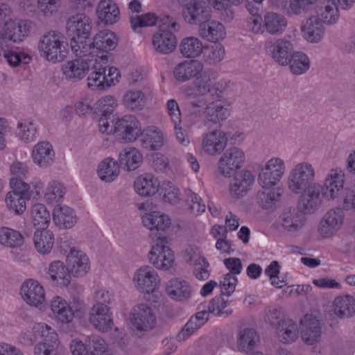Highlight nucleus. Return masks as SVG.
<instances>
[{
    "label": "nucleus",
    "mask_w": 355,
    "mask_h": 355,
    "mask_svg": "<svg viewBox=\"0 0 355 355\" xmlns=\"http://www.w3.org/2000/svg\"><path fill=\"white\" fill-rule=\"evenodd\" d=\"M41 55L52 62H62L68 53L62 35L55 31L44 34L38 44Z\"/></svg>",
    "instance_id": "3"
},
{
    "label": "nucleus",
    "mask_w": 355,
    "mask_h": 355,
    "mask_svg": "<svg viewBox=\"0 0 355 355\" xmlns=\"http://www.w3.org/2000/svg\"><path fill=\"white\" fill-rule=\"evenodd\" d=\"M195 87L199 95L205 96L212 92L213 81L217 78V73L211 69L202 71L196 77Z\"/></svg>",
    "instance_id": "50"
},
{
    "label": "nucleus",
    "mask_w": 355,
    "mask_h": 355,
    "mask_svg": "<svg viewBox=\"0 0 355 355\" xmlns=\"http://www.w3.org/2000/svg\"><path fill=\"white\" fill-rule=\"evenodd\" d=\"M302 213L292 207L284 209L279 218V226L290 233L300 231L305 223V217Z\"/></svg>",
    "instance_id": "22"
},
{
    "label": "nucleus",
    "mask_w": 355,
    "mask_h": 355,
    "mask_svg": "<svg viewBox=\"0 0 355 355\" xmlns=\"http://www.w3.org/2000/svg\"><path fill=\"white\" fill-rule=\"evenodd\" d=\"M222 295L221 293L209 302L208 311L216 314L217 316H227L232 313V310L225 309L227 306L228 301L225 300Z\"/></svg>",
    "instance_id": "61"
},
{
    "label": "nucleus",
    "mask_w": 355,
    "mask_h": 355,
    "mask_svg": "<svg viewBox=\"0 0 355 355\" xmlns=\"http://www.w3.org/2000/svg\"><path fill=\"white\" fill-rule=\"evenodd\" d=\"M285 171L284 162L279 157H272L260 170L258 178L259 185L263 189H270L280 181Z\"/></svg>",
    "instance_id": "7"
},
{
    "label": "nucleus",
    "mask_w": 355,
    "mask_h": 355,
    "mask_svg": "<svg viewBox=\"0 0 355 355\" xmlns=\"http://www.w3.org/2000/svg\"><path fill=\"white\" fill-rule=\"evenodd\" d=\"M54 152L52 146L47 141L35 145L32 151L33 161L40 167H47L53 161Z\"/></svg>",
    "instance_id": "37"
},
{
    "label": "nucleus",
    "mask_w": 355,
    "mask_h": 355,
    "mask_svg": "<svg viewBox=\"0 0 355 355\" xmlns=\"http://www.w3.org/2000/svg\"><path fill=\"white\" fill-rule=\"evenodd\" d=\"M85 343L89 348V350L93 349L90 352L92 355H103L107 351V346L105 341L98 335L87 336Z\"/></svg>",
    "instance_id": "62"
},
{
    "label": "nucleus",
    "mask_w": 355,
    "mask_h": 355,
    "mask_svg": "<svg viewBox=\"0 0 355 355\" xmlns=\"http://www.w3.org/2000/svg\"><path fill=\"white\" fill-rule=\"evenodd\" d=\"M96 14L98 19L107 25L116 23L120 18L117 5L110 0L101 1L96 8Z\"/></svg>",
    "instance_id": "32"
},
{
    "label": "nucleus",
    "mask_w": 355,
    "mask_h": 355,
    "mask_svg": "<svg viewBox=\"0 0 355 355\" xmlns=\"http://www.w3.org/2000/svg\"><path fill=\"white\" fill-rule=\"evenodd\" d=\"M152 45L157 53L167 55L175 49L177 39L171 31L159 28L152 36Z\"/></svg>",
    "instance_id": "21"
},
{
    "label": "nucleus",
    "mask_w": 355,
    "mask_h": 355,
    "mask_svg": "<svg viewBox=\"0 0 355 355\" xmlns=\"http://www.w3.org/2000/svg\"><path fill=\"white\" fill-rule=\"evenodd\" d=\"M254 178L249 171H241L234 176L229 184L230 196L234 198H241L251 190Z\"/></svg>",
    "instance_id": "19"
},
{
    "label": "nucleus",
    "mask_w": 355,
    "mask_h": 355,
    "mask_svg": "<svg viewBox=\"0 0 355 355\" xmlns=\"http://www.w3.org/2000/svg\"><path fill=\"white\" fill-rule=\"evenodd\" d=\"M231 103L227 100H218L207 105L205 110V119L207 122L220 125L230 114Z\"/></svg>",
    "instance_id": "24"
},
{
    "label": "nucleus",
    "mask_w": 355,
    "mask_h": 355,
    "mask_svg": "<svg viewBox=\"0 0 355 355\" xmlns=\"http://www.w3.org/2000/svg\"><path fill=\"white\" fill-rule=\"evenodd\" d=\"M300 29L303 37L311 43L319 42L324 35L323 23L316 16H312L306 19Z\"/></svg>",
    "instance_id": "27"
},
{
    "label": "nucleus",
    "mask_w": 355,
    "mask_h": 355,
    "mask_svg": "<svg viewBox=\"0 0 355 355\" xmlns=\"http://www.w3.org/2000/svg\"><path fill=\"white\" fill-rule=\"evenodd\" d=\"M159 183L151 174L139 176L135 181L134 188L141 196L148 197L154 195L158 191Z\"/></svg>",
    "instance_id": "38"
},
{
    "label": "nucleus",
    "mask_w": 355,
    "mask_h": 355,
    "mask_svg": "<svg viewBox=\"0 0 355 355\" xmlns=\"http://www.w3.org/2000/svg\"><path fill=\"white\" fill-rule=\"evenodd\" d=\"M70 46L72 51L78 58L95 59L99 57L94 55L95 51H93V44L89 37L71 38Z\"/></svg>",
    "instance_id": "46"
},
{
    "label": "nucleus",
    "mask_w": 355,
    "mask_h": 355,
    "mask_svg": "<svg viewBox=\"0 0 355 355\" xmlns=\"http://www.w3.org/2000/svg\"><path fill=\"white\" fill-rule=\"evenodd\" d=\"M318 17L322 22L334 24L339 18L338 7L334 1L328 0L318 10Z\"/></svg>",
    "instance_id": "54"
},
{
    "label": "nucleus",
    "mask_w": 355,
    "mask_h": 355,
    "mask_svg": "<svg viewBox=\"0 0 355 355\" xmlns=\"http://www.w3.org/2000/svg\"><path fill=\"white\" fill-rule=\"evenodd\" d=\"M89 321L102 332L109 331L113 325L112 313L107 305L94 304L89 312Z\"/></svg>",
    "instance_id": "18"
},
{
    "label": "nucleus",
    "mask_w": 355,
    "mask_h": 355,
    "mask_svg": "<svg viewBox=\"0 0 355 355\" xmlns=\"http://www.w3.org/2000/svg\"><path fill=\"white\" fill-rule=\"evenodd\" d=\"M130 320L133 327L137 330L147 331L154 327L155 316L148 305L141 304L132 310Z\"/></svg>",
    "instance_id": "17"
},
{
    "label": "nucleus",
    "mask_w": 355,
    "mask_h": 355,
    "mask_svg": "<svg viewBox=\"0 0 355 355\" xmlns=\"http://www.w3.org/2000/svg\"><path fill=\"white\" fill-rule=\"evenodd\" d=\"M275 333L281 343L284 344L293 343L298 338V326L292 320H279L276 325Z\"/></svg>",
    "instance_id": "30"
},
{
    "label": "nucleus",
    "mask_w": 355,
    "mask_h": 355,
    "mask_svg": "<svg viewBox=\"0 0 355 355\" xmlns=\"http://www.w3.org/2000/svg\"><path fill=\"white\" fill-rule=\"evenodd\" d=\"M66 191L63 184L58 181L50 182L44 193L46 202L49 204L60 202L64 198Z\"/></svg>",
    "instance_id": "58"
},
{
    "label": "nucleus",
    "mask_w": 355,
    "mask_h": 355,
    "mask_svg": "<svg viewBox=\"0 0 355 355\" xmlns=\"http://www.w3.org/2000/svg\"><path fill=\"white\" fill-rule=\"evenodd\" d=\"M322 187L318 183H313L300 193L298 208L304 214H313L321 206L324 195Z\"/></svg>",
    "instance_id": "9"
},
{
    "label": "nucleus",
    "mask_w": 355,
    "mask_h": 355,
    "mask_svg": "<svg viewBox=\"0 0 355 355\" xmlns=\"http://www.w3.org/2000/svg\"><path fill=\"white\" fill-rule=\"evenodd\" d=\"M301 338L304 343L314 345L322 340V323L311 315H306L300 320Z\"/></svg>",
    "instance_id": "14"
},
{
    "label": "nucleus",
    "mask_w": 355,
    "mask_h": 355,
    "mask_svg": "<svg viewBox=\"0 0 355 355\" xmlns=\"http://www.w3.org/2000/svg\"><path fill=\"white\" fill-rule=\"evenodd\" d=\"M54 240L53 233L46 228L37 229L34 233L35 248L42 254H48L51 251Z\"/></svg>",
    "instance_id": "42"
},
{
    "label": "nucleus",
    "mask_w": 355,
    "mask_h": 355,
    "mask_svg": "<svg viewBox=\"0 0 355 355\" xmlns=\"http://www.w3.org/2000/svg\"><path fill=\"white\" fill-rule=\"evenodd\" d=\"M315 178L314 166L309 162L296 164L289 172L287 179L288 189L294 194H300L311 184Z\"/></svg>",
    "instance_id": "4"
},
{
    "label": "nucleus",
    "mask_w": 355,
    "mask_h": 355,
    "mask_svg": "<svg viewBox=\"0 0 355 355\" xmlns=\"http://www.w3.org/2000/svg\"><path fill=\"white\" fill-rule=\"evenodd\" d=\"M202 70L203 64L199 60H184L175 67L173 76L178 81L184 83L196 78Z\"/></svg>",
    "instance_id": "26"
},
{
    "label": "nucleus",
    "mask_w": 355,
    "mask_h": 355,
    "mask_svg": "<svg viewBox=\"0 0 355 355\" xmlns=\"http://www.w3.org/2000/svg\"><path fill=\"white\" fill-rule=\"evenodd\" d=\"M317 0H289L288 13L300 15L307 12Z\"/></svg>",
    "instance_id": "63"
},
{
    "label": "nucleus",
    "mask_w": 355,
    "mask_h": 355,
    "mask_svg": "<svg viewBox=\"0 0 355 355\" xmlns=\"http://www.w3.org/2000/svg\"><path fill=\"white\" fill-rule=\"evenodd\" d=\"M166 291L171 298L179 302L189 299L191 295L189 284L180 278L169 280L166 286Z\"/></svg>",
    "instance_id": "31"
},
{
    "label": "nucleus",
    "mask_w": 355,
    "mask_h": 355,
    "mask_svg": "<svg viewBox=\"0 0 355 355\" xmlns=\"http://www.w3.org/2000/svg\"><path fill=\"white\" fill-rule=\"evenodd\" d=\"M31 29V22L26 20L19 21H10L6 24L3 33H0V56L3 55L5 60L11 66H17L22 58L29 60L30 57L24 53L18 52L15 44H19L26 37Z\"/></svg>",
    "instance_id": "2"
},
{
    "label": "nucleus",
    "mask_w": 355,
    "mask_h": 355,
    "mask_svg": "<svg viewBox=\"0 0 355 355\" xmlns=\"http://www.w3.org/2000/svg\"><path fill=\"white\" fill-rule=\"evenodd\" d=\"M259 340L257 332L250 328H245L239 331L237 338V347L240 352L251 350Z\"/></svg>",
    "instance_id": "57"
},
{
    "label": "nucleus",
    "mask_w": 355,
    "mask_h": 355,
    "mask_svg": "<svg viewBox=\"0 0 355 355\" xmlns=\"http://www.w3.org/2000/svg\"><path fill=\"white\" fill-rule=\"evenodd\" d=\"M10 173L12 177L10 180V184L12 180H15L17 182L25 183L23 179H25L28 175L29 171L28 166L19 162H14L10 166Z\"/></svg>",
    "instance_id": "64"
},
{
    "label": "nucleus",
    "mask_w": 355,
    "mask_h": 355,
    "mask_svg": "<svg viewBox=\"0 0 355 355\" xmlns=\"http://www.w3.org/2000/svg\"><path fill=\"white\" fill-rule=\"evenodd\" d=\"M288 64L291 73L295 75L303 74L310 67V60L308 56L300 51L293 53L289 59Z\"/></svg>",
    "instance_id": "56"
},
{
    "label": "nucleus",
    "mask_w": 355,
    "mask_h": 355,
    "mask_svg": "<svg viewBox=\"0 0 355 355\" xmlns=\"http://www.w3.org/2000/svg\"><path fill=\"white\" fill-rule=\"evenodd\" d=\"M153 96V89L148 83L144 84L139 88L130 89L123 96V103L132 111L141 110L148 98Z\"/></svg>",
    "instance_id": "12"
},
{
    "label": "nucleus",
    "mask_w": 355,
    "mask_h": 355,
    "mask_svg": "<svg viewBox=\"0 0 355 355\" xmlns=\"http://www.w3.org/2000/svg\"><path fill=\"white\" fill-rule=\"evenodd\" d=\"M187 262L194 266L193 273L199 280L207 279L209 277V263L200 253L192 248L187 250Z\"/></svg>",
    "instance_id": "29"
},
{
    "label": "nucleus",
    "mask_w": 355,
    "mask_h": 355,
    "mask_svg": "<svg viewBox=\"0 0 355 355\" xmlns=\"http://www.w3.org/2000/svg\"><path fill=\"white\" fill-rule=\"evenodd\" d=\"M344 184V173L340 169H331L327 175L322 192L324 197L329 200L338 198L343 191Z\"/></svg>",
    "instance_id": "23"
},
{
    "label": "nucleus",
    "mask_w": 355,
    "mask_h": 355,
    "mask_svg": "<svg viewBox=\"0 0 355 355\" xmlns=\"http://www.w3.org/2000/svg\"><path fill=\"white\" fill-rule=\"evenodd\" d=\"M92 28L90 17L85 13H78L69 18L67 23V35L71 38H88Z\"/></svg>",
    "instance_id": "16"
},
{
    "label": "nucleus",
    "mask_w": 355,
    "mask_h": 355,
    "mask_svg": "<svg viewBox=\"0 0 355 355\" xmlns=\"http://www.w3.org/2000/svg\"><path fill=\"white\" fill-rule=\"evenodd\" d=\"M159 21V17L154 12L142 15H132L130 17L132 30L136 33H141L143 28L154 26Z\"/></svg>",
    "instance_id": "51"
},
{
    "label": "nucleus",
    "mask_w": 355,
    "mask_h": 355,
    "mask_svg": "<svg viewBox=\"0 0 355 355\" xmlns=\"http://www.w3.org/2000/svg\"><path fill=\"white\" fill-rule=\"evenodd\" d=\"M93 51L95 53L101 51L107 52L115 49L117 44L116 35L108 30H103L98 33L93 39Z\"/></svg>",
    "instance_id": "39"
},
{
    "label": "nucleus",
    "mask_w": 355,
    "mask_h": 355,
    "mask_svg": "<svg viewBox=\"0 0 355 355\" xmlns=\"http://www.w3.org/2000/svg\"><path fill=\"white\" fill-rule=\"evenodd\" d=\"M25 237L18 230L8 227H0V245L8 249H17L24 245Z\"/></svg>",
    "instance_id": "34"
},
{
    "label": "nucleus",
    "mask_w": 355,
    "mask_h": 355,
    "mask_svg": "<svg viewBox=\"0 0 355 355\" xmlns=\"http://www.w3.org/2000/svg\"><path fill=\"white\" fill-rule=\"evenodd\" d=\"M227 143L226 134L223 131L215 130L203 136L202 147L208 155H215L220 153L225 149Z\"/></svg>",
    "instance_id": "25"
},
{
    "label": "nucleus",
    "mask_w": 355,
    "mask_h": 355,
    "mask_svg": "<svg viewBox=\"0 0 355 355\" xmlns=\"http://www.w3.org/2000/svg\"><path fill=\"white\" fill-rule=\"evenodd\" d=\"M201 41L195 37H187L184 38L180 44L181 54L188 58L198 57L203 50Z\"/></svg>",
    "instance_id": "52"
},
{
    "label": "nucleus",
    "mask_w": 355,
    "mask_h": 355,
    "mask_svg": "<svg viewBox=\"0 0 355 355\" xmlns=\"http://www.w3.org/2000/svg\"><path fill=\"white\" fill-rule=\"evenodd\" d=\"M10 187L12 190L7 193L5 199L6 206L15 214H22L26 210V200L32 196L30 185L12 180Z\"/></svg>",
    "instance_id": "6"
},
{
    "label": "nucleus",
    "mask_w": 355,
    "mask_h": 355,
    "mask_svg": "<svg viewBox=\"0 0 355 355\" xmlns=\"http://www.w3.org/2000/svg\"><path fill=\"white\" fill-rule=\"evenodd\" d=\"M114 128L119 138L127 142L136 140L141 132L139 122L132 115H125L121 119H116Z\"/></svg>",
    "instance_id": "15"
},
{
    "label": "nucleus",
    "mask_w": 355,
    "mask_h": 355,
    "mask_svg": "<svg viewBox=\"0 0 355 355\" xmlns=\"http://www.w3.org/2000/svg\"><path fill=\"white\" fill-rule=\"evenodd\" d=\"M141 146L148 150H156L164 144V135L155 126L148 127L144 132L140 139Z\"/></svg>",
    "instance_id": "44"
},
{
    "label": "nucleus",
    "mask_w": 355,
    "mask_h": 355,
    "mask_svg": "<svg viewBox=\"0 0 355 355\" xmlns=\"http://www.w3.org/2000/svg\"><path fill=\"white\" fill-rule=\"evenodd\" d=\"M142 223L151 231L164 232L170 227L171 219L166 214L160 211H152L142 217Z\"/></svg>",
    "instance_id": "36"
},
{
    "label": "nucleus",
    "mask_w": 355,
    "mask_h": 355,
    "mask_svg": "<svg viewBox=\"0 0 355 355\" xmlns=\"http://www.w3.org/2000/svg\"><path fill=\"white\" fill-rule=\"evenodd\" d=\"M259 191L257 194V200L259 205L266 209H272L279 200L281 193L277 190H269Z\"/></svg>",
    "instance_id": "59"
},
{
    "label": "nucleus",
    "mask_w": 355,
    "mask_h": 355,
    "mask_svg": "<svg viewBox=\"0 0 355 355\" xmlns=\"http://www.w3.org/2000/svg\"><path fill=\"white\" fill-rule=\"evenodd\" d=\"M203 61L209 65H215L221 62L225 55L224 46L217 42L203 48L202 51Z\"/></svg>",
    "instance_id": "53"
},
{
    "label": "nucleus",
    "mask_w": 355,
    "mask_h": 355,
    "mask_svg": "<svg viewBox=\"0 0 355 355\" xmlns=\"http://www.w3.org/2000/svg\"><path fill=\"white\" fill-rule=\"evenodd\" d=\"M20 294L24 301L32 306L38 307L45 301L44 288L37 281L32 279L21 284Z\"/></svg>",
    "instance_id": "20"
},
{
    "label": "nucleus",
    "mask_w": 355,
    "mask_h": 355,
    "mask_svg": "<svg viewBox=\"0 0 355 355\" xmlns=\"http://www.w3.org/2000/svg\"><path fill=\"white\" fill-rule=\"evenodd\" d=\"M264 29L270 35H282L287 27L286 18L279 13L268 12L263 17Z\"/></svg>",
    "instance_id": "35"
},
{
    "label": "nucleus",
    "mask_w": 355,
    "mask_h": 355,
    "mask_svg": "<svg viewBox=\"0 0 355 355\" xmlns=\"http://www.w3.org/2000/svg\"><path fill=\"white\" fill-rule=\"evenodd\" d=\"M134 281L137 290L144 293L155 292L160 282L157 272L148 266L141 267L137 270Z\"/></svg>",
    "instance_id": "13"
},
{
    "label": "nucleus",
    "mask_w": 355,
    "mask_h": 355,
    "mask_svg": "<svg viewBox=\"0 0 355 355\" xmlns=\"http://www.w3.org/2000/svg\"><path fill=\"white\" fill-rule=\"evenodd\" d=\"M120 167L117 162L110 157L103 159L98 166V175L105 182H111L119 176Z\"/></svg>",
    "instance_id": "49"
},
{
    "label": "nucleus",
    "mask_w": 355,
    "mask_h": 355,
    "mask_svg": "<svg viewBox=\"0 0 355 355\" xmlns=\"http://www.w3.org/2000/svg\"><path fill=\"white\" fill-rule=\"evenodd\" d=\"M199 33L202 37L215 42L225 37V29L221 23L209 20L199 26Z\"/></svg>",
    "instance_id": "43"
},
{
    "label": "nucleus",
    "mask_w": 355,
    "mask_h": 355,
    "mask_svg": "<svg viewBox=\"0 0 355 355\" xmlns=\"http://www.w3.org/2000/svg\"><path fill=\"white\" fill-rule=\"evenodd\" d=\"M67 262L70 274L76 277H82L89 270V259L82 251L70 248V254L67 255Z\"/></svg>",
    "instance_id": "28"
},
{
    "label": "nucleus",
    "mask_w": 355,
    "mask_h": 355,
    "mask_svg": "<svg viewBox=\"0 0 355 355\" xmlns=\"http://www.w3.org/2000/svg\"><path fill=\"white\" fill-rule=\"evenodd\" d=\"M119 161L128 171H134L143 162V155L135 148L127 147L119 153Z\"/></svg>",
    "instance_id": "45"
},
{
    "label": "nucleus",
    "mask_w": 355,
    "mask_h": 355,
    "mask_svg": "<svg viewBox=\"0 0 355 355\" xmlns=\"http://www.w3.org/2000/svg\"><path fill=\"white\" fill-rule=\"evenodd\" d=\"M333 307L338 318H351L355 315V299L349 295L338 296L334 300Z\"/></svg>",
    "instance_id": "41"
},
{
    "label": "nucleus",
    "mask_w": 355,
    "mask_h": 355,
    "mask_svg": "<svg viewBox=\"0 0 355 355\" xmlns=\"http://www.w3.org/2000/svg\"><path fill=\"white\" fill-rule=\"evenodd\" d=\"M184 21L190 25L200 26L211 17V10L204 0H196L182 10Z\"/></svg>",
    "instance_id": "11"
},
{
    "label": "nucleus",
    "mask_w": 355,
    "mask_h": 355,
    "mask_svg": "<svg viewBox=\"0 0 355 355\" xmlns=\"http://www.w3.org/2000/svg\"><path fill=\"white\" fill-rule=\"evenodd\" d=\"M167 243L168 238L160 234L149 252L150 262L157 269L166 270L173 263L174 254Z\"/></svg>",
    "instance_id": "5"
},
{
    "label": "nucleus",
    "mask_w": 355,
    "mask_h": 355,
    "mask_svg": "<svg viewBox=\"0 0 355 355\" xmlns=\"http://www.w3.org/2000/svg\"><path fill=\"white\" fill-rule=\"evenodd\" d=\"M209 4L217 12L219 18L224 21H230L234 17L232 6H239L244 0H207Z\"/></svg>",
    "instance_id": "40"
},
{
    "label": "nucleus",
    "mask_w": 355,
    "mask_h": 355,
    "mask_svg": "<svg viewBox=\"0 0 355 355\" xmlns=\"http://www.w3.org/2000/svg\"><path fill=\"white\" fill-rule=\"evenodd\" d=\"M35 337L42 338V341L37 345L57 347L58 345V336L51 327L44 323H37L33 328Z\"/></svg>",
    "instance_id": "48"
},
{
    "label": "nucleus",
    "mask_w": 355,
    "mask_h": 355,
    "mask_svg": "<svg viewBox=\"0 0 355 355\" xmlns=\"http://www.w3.org/2000/svg\"><path fill=\"white\" fill-rule=\"evenodd\" d=\"M245 155L238 147H230L223 153L218 163L219 173L224 177H230L244 164Z\"/></svg>",
    "instance_id": "8"
},
{
    "label": "nucleus",
    "mask_w": 355,
    "mask_h": 355,
    "mask_svg": "<svg viewBox=\"0 0 355 355\" xmlns=\"http://www.w3.org/2000/svg\"><path fill=\"white\" fill-rule=\"evenodd\" d=\"M51 279L61 286L71 285V274L69 268L60 261H53L49 267Z\"/></svg>",
    "instance_id": "47"
},
{
    "label": "nucleus",
    "mask_w": 355,
    "mask_h": 355,
    "mask_svg": "<svg viewBox=\"0 0 355 355\" xmlns=\"http://www.w3.org/2000/svg\"><path fill=\"white\" fill-rule=\"evenodd\" d=\"M18 135L26 143L34 141L37 136V128L32 120H25L17 125Z\"/></svg>",
    "instance_id": "60"
},
{
    "label": "nucleus",
    "mask_w": 355,
    "mask_h": 355,
    "mask_svg": "<svg viewBox=\"0 0 355 355\" xmlns=\"http://www.w3.org/2000/svg\"><path fill=\"white\" fill-rule=\"evenodd\" d=\"M32 222L37 229L46 228L50 223V214L44 205L42 203L34 204L31 209Z\"/></svg>",
    "instance_id": "55"
},
{
    "label": "nucleus",
    "mask_w": 355,
    "mask_h": 355,
    "mask_svg": "<svg viewBox=\"0 0 355 355\" xmlns=\"http://www.w3.org/2000/svg\"><path fill=\"white\" fill-rule=\"evenodd\" d=\"M107 55H101L95 59L77 58L68 61L62 67L66 78L76 82L83 78L86 73L92 72L87 78V86L92 89H103L119 82L120 73L117 68L107 64Z\"/></svg>",
    "instance_id": "1"
},
{
    "label": "nucleus",
    "mask_w": 355,
    "mask_h": 355,
    "mask_svg": "<svg viewBox=\"0 0 355 355\" xmlns=\"http://www.w3.org/2000/svg\"><path fill=\"white\" fill-rule=\"evenodd\" d=\"M53 220L60 228L72 227L77 223L74 211L66 205H57L53 211Z\"/></svg>",
    "instance_id": "33"
},
{
    "label": "nucleus",
    "mask_w": 355,
    "mask_h": 355,
    "mask_svg": "<svg viewBox=\"0 0 355 355\" xmlns=\"http://www.w3.org/2000/svg\"><path fill=\"white\" fill-rule=\"evenodd\" d=\"M265 49L272 59L282 66L288 64L289 59L294 53L293 42L285 37L267 41Z\"/></svg>",
    "instance_id": "10"
}]
</instances>
